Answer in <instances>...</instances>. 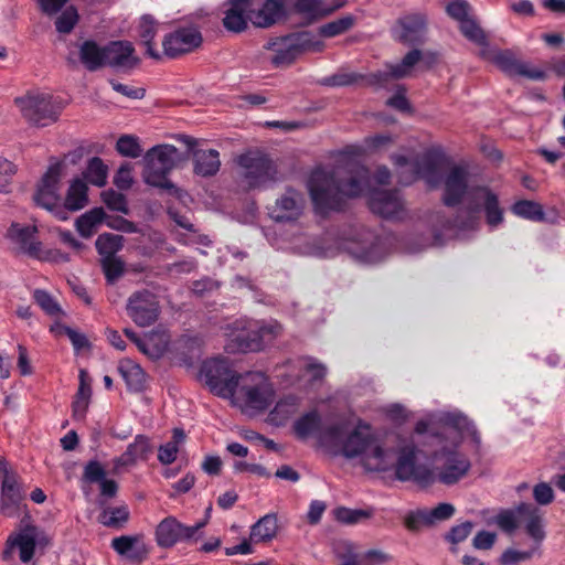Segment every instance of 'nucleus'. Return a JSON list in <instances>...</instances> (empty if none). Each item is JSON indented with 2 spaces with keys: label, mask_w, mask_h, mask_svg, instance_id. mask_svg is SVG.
<instances>
[{
  "label": "nucleus",
  "mask_w": 565,
  "mask_h": 565,
  "mask_svg": "<svg viewBox=\"0 0 565 565\" xmlns=\"http://www.w3.org/2000/svg\"><path fill=\"white\" fill-rule=\"evenodd\" d=\"M129 512L125 505L105 509L99 515V522L105 526H117L127 521Z\"/></svg>",
  "instance_id": "8fccbe9b"
},
{
  "label": "nucleus",
  "mask_w": 565,
  "mask_h": 565,
  "mask_svg": "<svg viewBox=\"0 0 565 565\" xmlns=\"http://www.w3.org/2000/svg\"><path fill=\"white\" fill-rule=\"evenodd\" d=\"M253 7L252 0H231L230 8L225 11L223 24L226 30L242 32L247 26L248 12Z\"/></svg>",
  "instance_id": "c85d7f7f"
},
{
  "label": "nucleus",
  "mask_w": 565,
  "mask_h": 565,
  "mask_svg": "<svg viewBox=\"0 0 565 565\" xmlns=\"http://www.w3.org/2000/svg\"><path fill=\"white\" fill-rule=\"evenodd\" d=\"M179 150L172 145H159L148 150L143 157V181L157 188H171L167 174L174 169L180 161Z\"/></svg>",
  "instance_id": "1a4fd4ad"
},
{
  "label": "nucleus",
  "mask_w": 565,
  "mask_h": 565,
  "mask_svg": "<svg viewBox=\"0 0 565 565\" xmlns=\"http://www.w3.org/2000/svg\"><path fill=\"white\" fill-rule=\"evenodd\" d=\"M344 3V0H335L332 6L324 3L323 0H297L295 9L305 18L312 20L331 14L342 8Z\"/></svg>",
  "instance_id": "72a5a7b5"
},
{
  "label": "nucleus",
  "mask_w": 565,
  "mask_h": 565,
  "mask_svg": "<svg viewBox=\"0 0 565 565\" xmlns=\"http://www.w3.org/2000/svg\"><path fill=\"white\" fill-rule=\"evenodd\" d=\"M17 172V167L10 160L0 157V193H9L12 178Z\"/></svg>",
  "instance_id": "bf43d9fd"
},
{
  "label": "nucleus",
  "mask_w": 565,
  "mask_h": 565,
  "mask_svg": "<svg viewBox=\"0 0 565 565\" xmlns=\"http://www.w3.org/2000/svg\"><path fill=\"white\" fill-rule=\"evenodd\" d=\"M394 142V139L388 134H379L374 136H370L364 139L363 148L365 151L377 152L382 150H386Z\"/></svg>",
  "instance_id": "13d9d810"
},
{
  "label": "nucleus",
  "mask_w": 565,
  "mask_h": 565,
  "mask_svg": "<svg viewBox=\"0 0 565 565\" xmlns=\"http://www.w3.org/2000/svg\"><path fill=\"white\" fill-rule=\"evenodd\" d=\"M278 524L275 514H266L250 530V541L255 543L270 541L277 533Z\"/></svg>",
  "instance_id": "ea45409f"
},
{
  "label": "nucleus",
  "mask_w": 565,
  "mask_h": 565,
  "mask_svg": "<svg viewBox=\"0 0 565 565\" xmlns=\"http://www.w3.org/2000/svg\"><path fill=\"white\" fill-rule=\"evenodd\" d=\"M108 167L104 161L94 157L88 160L85 170L82 173V179L87 183L102 188L107 183Z\"/></svg>",
  "instance_id": "58836bf2"
},
{
  "label": "nucleus",
  "mask_w": 565,
  "mask_h": 565,
  "mask_svg": "<svg viewBox=\"0 0 565 565\" xmlns=\"http://www.w3.org/2000/svg\"><path fill=\"white\" fill-rule=\"evenodd\" d=\"M394 163L397 168L399 181L409 184L422 178L430 186H437L440 174L444 171V158L434 151H426L414 158L406 154H394Z\"/></svg>",
  "instance_id": "0eeeda50"
},
{
  "label": "nucleus",
  "mask_w": 565,
  "mask_h": 565,
  "mask_svg": "<svg viewBox=\"0 0 565 565\" xmlns=\"http://www.w3.org/2000/svg\"><path fill=\"white\" fill-rule=\"evenodd\" d=\"M33 258L52 263H66L70 260V257L66 253H63L56 248H45L43 244H41L36 255Z\"/></svg>",
  "instance_id": "338daca9"
},
{
  "label": "nucleus",
  "mask_w": 565,
  "mask_h": 565,
  "mask_svg": "<svg viewBox=\"0 0 565 565\" xmlns=\"http://www.w3.org/2000/svg\"><path fill=\"white\" fill-rule=\"evenodd\" d=\"M265 49L273 53L271 62L285 66L306 53H317L324 49V42L309 32H298L269 40Z\"/></svg>",
  "instance_id": "6e6552de"
},
{
  "label": "nucleus",
  "mask_w": 565,
  "mask_h": 565,
  "mask_svg": "<svg viewBox=\"0 0 565 565\" xmlns=\"http://www.w3.org/2000/svg\"><path fill=\"white\" fill-rule=\"evenodd\" d=\"M455 513V508L450 503H439L431 510H427L430 525L450 519Z\"/></svg>",
  "instance_id": "774afa93"
},
{
  "label": "nucleus",
  "mask_w": 565,
  "mask_h": 565,
  "mask_svg": "<svg viewBox=\"0 0 565 565\" xmlns=\"http://www.w3.org/2000/svg\"><path fill=\"white\" fill-rule=\"evenodd\" d=\"M88 204V185L79 177L71 180L62 206L66 212H76Z\"/></svg>",
  "instance_id": "7c9ffc66"
},
{
  "label": "nucleus",
  "mask_w": 565,
  "mask_h": 565,
  "mask_svg": "<svg viewBox=\"0 0 565 565\" xmlns=\"http://www.w3.org/2000/svg\"><path fill=\"white\" fill-rule=\"evenodd\" d=\"M151 449L150 439L145 435H137L126 451L115 460V466L116 468L128 467L138 460H146Z\"/></svg>",
  "instance_id": "c756f323"
},
{
  "label": "nucleus",
  "mask_w": 565,
  "mask_h": 565,
  "mask_svg": "<svg viewBox=\"0 0 565 565\" xmlns=\"http://www.w3.org/2000/svg\"><path fill=\"white\" fill-rule=\"evenodd\" d=\"M36 539L38 530L35 526L26 525L8 537L4 557L17 548L21 562L29 563L34 555Z\"/></svg>",
  "instance_id": "b1692460"
},
{
  "label": "nucleus",
  "mask_w": 565,
  "mask_h": 565,
  "mask_svg": "<svg viewBox=\"0 0 565 565\" xmlns=\"http://www.w3.org/2000/svg\"><path fill=\"white\" fill-rule=\"evenodd\" d=\"M117 151L128 158H138L142 149L137 137L131 135L121 136L116 143Z\"/></svg>",
  "instance_id": "3c124183"
},
{
  "label": "nucleus",
  "mask_w": 565,
  "mask_h": 565,
  "mask_svg": "<svg viewBox=\"0 0 565 565\" xmlns=\"http://www.w3.org/2000/svg\"><path fill=\"white\" fill-rule=\"evenodd\" d=\"M460 24V30L462 34L470 41L475 42L478 45H486L487 39L481 30V28L476 23L475 20L468 18L463 20Z\"/></svg>",
  "instance_id": "6e6d98bb"
},
{
  "label": "nucleus",
  "mask_w": 565,
  "mask_h": 565,
  "mask_svg": "<svg viewBox=\"0 0 565 565\" xmlns=\"http://www.w3.org/2000/svg\"><path fill=\"white\" fill-rule=\"evenodd\" d=\"M102 267L109 284H114L124 273V263L117 257L102 258Z\"/></svg>",
  "instance_id": "052dcab7"
},
{
  "label": "nucleus",
  "mask_w": 565,
  "mask_h": 565,
  "mask_svg": "<svg viewBox=\"0 0 565 565\" xmlns=\"http://www.w3.org/2000/svg\"><path fill=\"white\" fill-rule=\"evenodd\" d=\"M35 302L50 316L56 317L62 313L57 301L46 291L36 289L33 294Z\"/></svg>",
  "instance_id": "5fc2aeb1"
},
{
  "label": "nucleus",
  "mask_w": 565,
  "mask_h": 565,
  "mask_svg": "<svg viewBox=\"0 0 565 565\" xmlns=\"http://www.w3.org/2000/svg\"><path fill=\"white\" fill-rule=\"evenodd\" d=\"M102 200L106 204V206L113 211L120 212L124 214H128V205L126 198L116 192L115 190H106L102 193Z\"/></svg>",
  "instance_id": "4d7b16f0"
},
{
  "label": "nucleus",
  "mask_w": 565,
  "mask_h": 565,
  "mask_svg": "<svg viewBox=\"0 0 565 565\" xmlns=\"http://www.w3.org/2000/svg\"><path fill=\"white\" fill-rule=\"evenodd\" d=\"M105 212L102 207H95L81 215L75 223L76 230L81 236L88 238L96 228L104 222Z\"/></svg>",
  "instance_id": "4c0bfd02"
},
{
  "label": "nucleus",
  "mask_w": 565,
  "mask_h": 565,
  "mask_svg": "<svg viewBox=\"0 0 565 565\" xmlns=\"http://www.w3.org/2000/svg\"><path fill=\"white\" fill-rule=\"evenodd\" d=\"M36 224L23 225L12 223L7 232V237L19 252L34 257L41 246V242L36 238Z\"/></svg>",
  "instance_id": "412c9836"
},
{
  "label": "nucleus",
  "mask_w": 565,
  "mask_h": 565,
  "mask_svg": "<svg viewBox=\"0 0 565 565\" xmlns=\"http://www.w3.org/2000/svg\"><path fill=\"white\" fill-rule=\"evenodd\" d=\"M122 243L121 235L104 233L97 237L95 245L102 258H110L122 248Z\"/></svg>",
  "instance_id": "c03bdc74"
},
{
  "label": "nucleus",
  "mask_w": 565,
  "mask_h": 565,
  "mask_svg": "<svg viewBox=\"0 0 565 565\" xmlns=\"http://www.w3.org/2000/svg\"><path fill=\"white\" fill-rule=\"evenodd\" d=\"M22 116L32 125L45 127L55 122L61 107L46 94H29L17 98Z\"/></svg>",
  "instance_id": "f8f14e48"
},
{
  "label": "nucleus",
  "mask_w": 565,
  "mask_h": 565,
  "mask_svg": "<svg viewBox=\"0 0 565 565\" xmlns=\"http://www.w3.org/2000/svg\"><path fill=\"white\" fill-rule=\"evenodd\" d=\"M65 162L57 161L50 164L47 171L42 177L36 192L34 194L35 203L49 211L60 221H66L68 214L66 209L62 206L60 195V184L64 175Z\"/></svg>",
  "instance_id": "9d476101"
},
{
  "label": "nucleus",
  "mask_w": 565,
  "mask_h": 565,
  "mask_svg": "<svg viewBox=\"0 0 565 565\" xmlns=\"http://www.w3.org/2000/svg\"><path fill=\"white\" fill-rule=\"evenodd\" d=\"M305 206L302 194L296 190H287L270 211V216L276 222H292L300 217Z\"/></svg>",
  "instance_id": "aec40b11"
},
{
  "label": "nucleus",
  "mask_w": 565,
  "mask_h": 565,
  "mask_svg": "<svg viewBox=\"0 0 565 565\" xmlns=\"http://www.w3.org/2000/svg\"><path fill=\"white\" fill-rule=\"evenodd\" d=\"M405 526L411 531H418L423 525H430L427 510L408 512L404 518Z\"/></svg>",
  "instance_id": "0e129e2a"
},
{
  "label": "nucleus",
  "mask_w": 565,
  "mask_h": 565,
  "mask_svg": "<svg viewBox=\"0 0 565 565\" xmlns=\"http://www.w3.org/2000/svg\"><path fill=\"white\" fill-rule=\"evenodd\" d=\"M490 60L509 75H521L536 81L545 77L542 70L519 62L510 51H495L491 53Z\"/></svg>",
  "instance_id": "5701e85b"
},
{
  "label": "nucleus",
  "mask_w": 565,
  "mask_h": 565,
  "mask_svg": "<svg viewBox=\"0 0 565 565\" xmlns=\"http://www.w3.org/2000/svg\"><path fill=\"white\" fill-rule=\"evenodd\" d=\"M0 478L1 512L9 518L18 516L21 503L25 498V491L18 475L10 468L3 457H0Z\"/></svg>",
  "instance_id": "ddd939ff"
},
{
  "label": "nucleus",
  "mask_w": 565,
  "mask_h": 565,
  "mask_svg": "<svg viewBox=\"0 0 565 565\" xmlns=\"http://www.w3.org/2000/svg\"><path fill=\"white\" fill-rule=\"evenodd\" d=\"M512 211L515 215L529 218L532 221H537L543 218V211L540 204L532 201H520L516 202Z\"/></svg>",
  "instance_id": "603ef678"
},
{
  "label": "nucleus",
  "mask_w": 565,
  "mask_h": 565,
  "mask_svg": "<svg viewBox=\"0 0 565 565\" xmlns=\"http://www.w3.org/2000/svg\"><path fill=\"white\" fill-rule=\"evenodd\" d=\"M391 173L387 168H379L373 180L369 171L362 166L349 169L335 168L332 170L317 169L308 181V190L315 209L319 213L338 210L345 198H355L374 190V183L381 185L388 182Z\"/></svg>",
  "instance_id": "f03ea898"
},
{
  "label": "nucleus",
  "mask_w": 565,
  "mask_h": 565,
  "mask_svg": "<svg viewBox=\"0 0 565 565\" xmlns=\"http://www.w3.org/2000/svg\"><path fill=\"white\" fill-rule=\"evenodd\" d=\"M111 547L119 555L125 556L126 558L136 561L140 559L143 553V550L139 545V541L132 536H119L115 537L111 541Z\"/></svg>",
  "instance_id": "37998d69"
},
{
  "label": "nucleus",
  "mask_w": 565,
  "mask_h": 565,
  "mask_svg": "<svg viewBox=\"0 0 565 565\" xmlns=\"http://www.w3.org/2000/svg\"><path fill=\"white\" fill-rule=\"evenodd\" d=\"M371 210L385 218L398 217L404 211V204L395 191L372 190L369 195Z\"/></svg>",
  "instance_id": "4be33fe9"
},
{
  "label": "nucleus",
  "mask_w": 565,
  "mask_h": 565,
  "mask_svg": "<svg viewBox=\"0 0 565 565\" xmlns=\"http://www.w3.org/2000/svg\"><path fill=\"white\" fill-rule=\"evenodd\" d=\"M185 433L182 428H174L172 430V440L161 445L158 449V460L162 465L172 463L178 456L179 447L185 441Z\"/></svg>",
  "instance_id": "a19ab883"
},
{
  "label": "nucleus",
  "mask_w": 565,
  "mask_h": 565,
  "mask_svg": "<svg viewBox=\"0 0 565 565\" xmlns=\"http://www.w3.org/2000/svg\"><path fill=\"white\" fill-rule=\"evenodd\" d=\"M234 371L227 359L216 356L204 360L196 376L210 388H231Z\"/></svg>",
  "instance_id": "f3484780"
},
{
  "label": "nucleus",
  "mask_w": 565,
  "mask_h": 565,
  "mask_svg": "<svg viewBox=\"0 0 565 565\" xmlns=\"http://www.w3.org/2000/svg\"><path fill=\"white\" fill-rule=\"evenodd\" d=\"M303 371L305 376L311 381L313 385L322 384V380L328 373L324 364L311 358L306 360Z\"/></svg>",
  "instance_id": "864d4df0"
},
{
  "label": "nucleus",
  "mask_w": 565,
  "mask_h": 565,
  "mask_svg": "<svg viewBox=\"0 0 565 565\" xmlns=\"http://www.w3.org/2000/svg\"><path fill=\"white\" fill-rule=\"evenodd\" d=\"M425 25L426 21L423 15H407L399 20L397 26L394 29V33L401 41L413 43L420 40Z\"/></svg>",
  "instance_id": "2f4dec72"
},
{
  "label": "nucleus",
  "mask_w": 565,
  "mask_h": 565,
  "mask_svg": "<svg viewBox=\"0 0 565 565\" xmlns=\"http://www.w3.org/2000/svg\"><path fill=\"white\" fill-rule=\"evenodd\" d=\"M106 65L118 68H132L139 63L135 47L128 41H115L106 46Z\"/></svg>",
  "instance_id": "a878e982"
},
{
  "label": "nucleus",
  "mask_w": 565,
  "mask_h": 565,
  "mask_svg": "<svg viewBox=\"0 0 565 565\" xmlns=\"http://www.w3.org/2000/svg\"><path fill=\"white\" fill-rule=\"evenodd\" d=\"M422 455L423 450L418 448L412 438L399 439L394 468L396 479L403 482H413L420 488L433 486L436 482L435 469L419 460Z\"/></svg>",
  "instance_id": "423d86ee"
},
{
  "label": "nucleus",
  "mask_w": 565,
  "mask_h": 565,
  "mask_svg": "<svg viewBox=\"0 0 565 565\" xmlns=\"http://www.w3.org/2000/svg\"><path fill=\"white\" fill-rule=\"evenodd\" d=\"M444 185L446 205L454 206L463 203L473 213L484 209L489 225L497 226L502 222V211L495 194L487 188L472 185L465 168L451 167L446 173Z\"/></svg>",
  "instance_id": "20e7f679"
},
{
  "label": "nucleus",
  "mask_w": 565,
  "mask_h": 565,
  "mask_svg": "<svg viewBox=\"0 0 565 565\" xmlns=\"http://www.w3.org/2000/svg\"><path fill=\"white\" fill-rule=\"evenodd\" d=\"M51 330L57 335H67L77 354L86 352L89 348V342L87 338L83 333L70 327L55 323L54 326H52Z\"/></svg>",
  "instance_id": "49530a36"
},
{
  "label": "nucleus",
  "mask_w": 565,
  "mask_h": 565,
  "mask_svg": "<svg viewBox=\"0 0 565 565\" xmlns=\"http://www.w3.org/2000/svg\"><path fill=\"white\" fill-rule=\"evenodd\" d=\"M338 565H363L364 554H360L353 543L338 540L332 546Z\"/></svg>",
  "instance_id": "e433bc0d"
},
{
  "label": "nucleus",
  "mask_w": 565,
  "mask_h": 565,
  "mask_svg": "<svg viewBox=\"0 0 565 565\" xmlns=\"http://www.w3.org/2000/svg\"><path fill=\"white\" fill-rule=\"evenodd\" d=\"M119 372L129 388H138L145 383L142 369L132 361H125L119 366Z\"/></svg>",
  "instance_id": "a18cd8bd"
},
{
  "label": "nucleus",
  "mask_w": 565,
  "mask_h": 565,
  "mask_svg": "<svg viewBox=\"0 0 565 565\" xmlns=\"http://www.w3.org/2000/svg\"><path fill=\"white\" fill-rule=\"evenodd\" d=\"M162 25L151 14L141 15L137 25V34L140 43L146 47V54L154 60L161 58V51L154 39L161 32Z\"/></svg>",
  "instance_id": "393cba45"
},
{
  "label": "nucleus",
  "mask_w": 565,
  "mask_h": 565,
  "mask_svg": "<svg viewBox=\"0 0 565 565\" xmlns=\"http://www.w3.org/2000/svg\"><path fill=\"white\" fill-rule=\"evenodd\" d=\"M300 406V398L295 393H288L276 401L269 413V422L276 426L284 425Z\"/></svg>",
  "instance_id": "473e14b6"
},
{
  "label": "nucleus",
  "mask_w": 565,
  "mask_h": 565,
  "mask_svg": "<svg viewBox=\"0 0 565 565\" xmlns=\"http://www.w3.org/2000/svg\"><path fill=\"white\" fill-rule=\"evenodd\" d=\"M204 526L203 522L186 526L174 518L162 520L157 526V542L162 547H170L178 542H189L196 539L199 531Z\"/></svg>",
  "instance_id": "6ab92c4d"
},
{
  "label": "nucleus",
  "mask_w": 565,
  "mask_h": 565,
  "mask_svg": "<svg viewBox=\"0 0 565 565\" xmlns=\"http://www.w3.org/2000/svg\"><path fill=\"white\" fill-rule=\"evenodd\" d=\"M518 518L516 508L514 510H502L494 516L493 522L504 532L511 533L518 526Z\"/></svg>",
  "instance_id": "680f3d73"
},
{
  "label": "nucleus",
  "mask_w": 565,
  "mask_h": 565,
  "mask_svg": "<svg viewBox=\"0 0 565 565\" xmlns=\"http://www.w3.org/2000/svg\"><path fill=\"white\" fill-rule=\"evenodd\" d=\"M341 452L345 458L358 459L367 471L384 472L395 468L397 444L375 437L370 425L359 420L342 440Z\"/></svg>",
  "instance_id": "7ed1b4c3"
},
{
  "label": "nucleus",
  "mask_w": 565,
  "mask_h": 565,
  "mask_svg": "<svg viewBox=\"0 0 565 565\" xmlns=\"http://www.w3.org/2000/svg\"><path fill=\"white\" fill-rule=\"evenodd\" d=\"M78 20L77 11L70 7L56 19L55 26L60 33H70Z\"/></svg>",
  "instance_id": "e2e57ef3"
},
{
  "label": "nucleus",
  "mask_w": 565,
  "mask_h": 565,
  "mask_svg": "<svg viewBox=\"0 0 565 565\" xmlns=\"http://www.w3.org/2000/svg\"><path fill=\"white\" fill-rule=\"evenodd\" d=\"M222 399L247 415L265 411L277 397L276 391H213Z\"/></svg>",
  "instance_id": "4468645a"
},
{
  "label": "nucleus",
  "mask_w": 565,
  "mask_h": 565,
  "mask_svg": "<svg viewBox=\"0 0 565 565\" xmlns=\"http://www.w3.org/2000/svg\"><path fill=\"white\" fill-rule=\"evenodd\" d=\"M242 175L248 188H262L276 180L277 170L271 160L260 154H245L239 158Z\"/></svg>",
  "instance_id": "2eb2a0df"
},
{
  "label": "nucleus",
  "mask_w": 565,
  "mask_h": 565,
  "mask_svg": "<svg viewBox=\"0 0 565 565\" xmlns=\"http://www.w3.org/2000/svg\"><path fill=\"white\" fill-rule=\"evenodd\" d=\"M106 46L100 47L93 41L84 42L79 47V58L84 66L89 71L106 65Z\"/></svg>",
  "instance_id": "c9c22d12"
},
{
  "label": "nucleus",
  "mask_w": 565,
  "mask_h": 565,
  "mask_svg": "<svg viewBox=\"0 0 565 565\" xmlns=\"http://www.w3.org/2000/svg\"><path fill=\"white\" fill-rule=\"evenodd\" d=\"M127 315L139 327H149L154 323L160 313V306L157 297L148 291L134 292L127 300Z\"/></svg>",
  "instance_id": "dca6fc26"
},
{
  "label": "nucleus",
  "mask_w": 565,
  "mask_h": 565,
  "mask_svg": "<svg viewBox=\"0 0 565 565\" xmlns=\"http://www.w3.org/2000/svg\"><path fill=\"white\" fill-rule=\"evenodd\" d=\"M292 428L300 440L316 438L323 446H339L341 448L344 426L334 424L324 427L321 416L316 411L308 412L297 418Z\"/></svg>",
  "instance_id": "9b49d317"
},
{
  "label": "nucleus",
  "mask_w": 565,
  "mask_h": 565,
  "mask_svg": "<svg viewBox=\"0 0 565 565\" xmlns=\"http://www.w3.org/2000/svg\"><path fill=\"white\" fill-rule=\"evenodd\" d=\"M415 434L433 437L437 448L433 458L437 463L436 482L452 486L467 476L471 468L467 448L478 449L480 437L475 424L460 411H441L416 423Z\"/></svg>",
  "instance_id": "f257e3e1"
},
{
  "label": "nucleus",
  "mask_w": 565,
  "mask_h": 565,
  "mask_svg": "<svg viewBox=\"0 0 565 565\" xmlns=\"http://www.w3.org/2000/svg\"><path fill=\"white\" fill-rule=\"evenodd\" d=\"M193 161L194 172L202 177L215 174L221 166L220 154L214 149H195Z\"/></svg>",
  "instance_id": "f704fd0d"
},
{
  "label": "nucleus",
  "mask_w": 565,
  "mask_h": 565,
  "mask_svg": "<svg viewBox=\"0 0 565 565\" xmlns=\"http://www.w3.org/2000/svg\"><path fill=\"white\" fill-rule=\"evenodd\" d=\"M420 54L418 51L409 52L399 64L390 66V71L380 74V77L391 76L393 78H402L407 76L412 67L419 61Z\"/></svg>",
  "instance_id": "09e8293b"
},
{
  "label": "nucleus",
  "mask_w": 565,
  "mask_h": 565,
  "mask_svg": "<svg viewBox=\"0 0 565 565\" xmlns=\"http://www.w3.org/2000/svg\"><path fill=\"white\" fill-rule=\"evenodd\" d=\"M281 332V324L275 320L236 319L224 328L225 350L228 353L257 352L273 342Z\"/></svg>",
  "instance_id": "39448f33"
},
{
  "label": "nucleus",
  "mask_w": 565,
  "mask_h": 565,
  "mask_svg": "<svg viewBox=\"0 0 565 565\" xmlns=\"http://www.w3.org/2000/svg\"><path fill=\"white\" fill-rule=\"evenodd\" d=\"M202 43V35L193 26H183L166 34L162 40L161 56L174 58L192 52Z\"/></svg>",
  "instance_id": "a211bd4d"
},
{
  "label": "nucleus",
  "mask_w": 565,
  "mask_h": 565,
  "mask_svg": "<svg viewBox=\"0 0 565 565\" xmlns=\"http://www.w3.org/2000/svg\"><path fill=\"white\" fill-rule=\"evenodd\" d=\"M533 499L539 505H548L555 499L554 490L547 482H540L533 487Z\"/></svg>",
  "instance_id": "69168bd1"
},
{
  "label": "nucleus",
  "mask_w": 565,
  "mask_h": 565,
  "mask_svg": "<svg viewBox=\"0 0 565 565\" xmlns=\"http://www.w3.org/2000/svg\"><path fill=\"white\" fill-rule=\"evenodd\" d=\"M354 18L350 14L328 22L319 28V34L323 38H334L343 34L354 25Z\"/></svg>",
  "instance_id": "de8ad7c7"
},
{
  "label": "nucleus",
  "mask_w": 565,
  "mask_h": 565,
  "mask_svg": "<svg viewBox=\"0 0 565 565\" xmlns=\"http://www.w3.org/2000/svg\"><path fill=\"white\" fill-rule=\"evenodd\" d=\"M268 385V379L262 371H248L237 373L234 371L231 388H265Z\"/></svg>",
  "instance_id": "79ce46f5"
},
{
  "label": "nucleus",
  "mask_w": 565,
  "mask_h": 565,
  "mask_svg": "<svg viewBox=\"0 0 565 565\" xmlns=\"http://www.w3.org/2000/svg\"><path fill=\"white\" fill-rule=\"evenodd\" d=\"M284 0H266L258 9H249L248 20L257 28H269L285 17Z\"/></svg>",
  "instance_id": "bb28decb"
},
{
  "label": "nucleus",
  "mask_w": 565,
  "mask_h": 565,
  "mask_svg": "<svg viewBox=\"0 0 565 565\" xmlns=\"http://www.w3.org/2000/svg\"><path fill=\"white\" fill-rule=\"evenodd\" d=\"M519 518L524 524L526 533L536 542L545 537L543 513L531 503H521L516 507Z\"/></svg>",
  "instance_id": "cd10ccee"
}]
</instances>
